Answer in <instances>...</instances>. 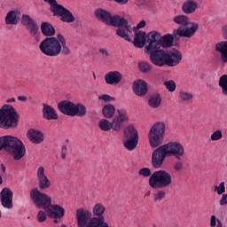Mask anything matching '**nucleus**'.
I'll return each mask as SVG.
<instances>
[{"instance_id":"1","label":"nucleus","mask_w":227,"mask_h":227,"mask_svg":"<svg viewBox=\"0 0 227 227\" xmlns=\"http://www.w3.org/2000/svg\"><path fill=\"white\" fill-rule=\"evenodd\" d=\"M166 135V123L155 122L149 129L148 139L151 148H156L151 157V165L153 169H160L167 157H174V170L178 172L184 169L182 158L185 155V147L180 142H168L160 145Z\"/></svg>"},{"instance_id":"2","label":"nucleus","mask_w":227,"mask_h":227,"mask_svg":"<svg viewBox=\"0 0 227 227\" xmlns=\"http://www.w3.org/2000/svg\"><path fill=\"white\" fill-rule=\"evenodd\" d=\"M175 38L171 34L160 35V32L153 30L147 34V45L145 46V54L149 55L150 62L162 68V67H178L182 63V51L173 47Z\"/></svg>"},{"instance_id":"3","label":"nucleus","mask_w":227,"mask_h":227,"mask_svg":"<svg viewBox=\"0 0 227 227\" xmlns=\"http://www.w3.org/2000/svg\"><path fill=\"white\" fill-rule=\"evenodd\" d=\"M94 17L105 26H113L118 27L116 29L117 36L123 38L126 42H132L129 33H132V27L129 24V20L118 14L113 15L111 12L104 8H97L94 11Z\"/></svg>"},{"instance_id":"4","label":"nucleus","mask_w":227,"mask_h":227,"mask_svg":"<svg viewBox=\"0 0 227 227\" xmlns=\"http://www.w3.org/2000/svg\"><path fill=\"white\" fill-rule=\"evenodd\" d=\"M106 213V206L97 203L91 211L80 207L76 209V224L77 227H109V223L106 222L104 214Z\"/></svg>"},{"instance_id":"5","label":"nucleus","mask_w":227,"mask_h":227,"mask_svg":"<svg viewBox=\"0 0 227 227\" xmlns=\"http://www.w3.org/2000/svg\"><path fill=\"white\" fill-rule=\"evenodd\" d=\"M39 49L43 54L50 58H56L59 54L70 56L72 51L67 46V39L65 36L59 33L56 37L44 38L39 44Z\"/></svg>"},{"instance_id":"6","label":"nucleus","mask_w":227,"mask_h":227,"mask_svg":"<svg viewBox=\"0 0 227 227\" xmlns=\"http://www.w3.org/2000/svg\"><path fill=\"white\" fill-rule=\"evenodd\" d=\"M191 19L185 15H177L173 19V22L179 26L177 29L173 31L172 36L173 38H192L194 35H196V31L200 29V24L198 22H191Z\"/></svg>"},{"instance_id":"7","label":"nucleus","mask_w":227,"mask_h":227,"mask_svg":"<svg viewBox=\"0 0 227 227\" xmlns=\"http://www.w3.org/2000/svg\"><path fill=\"white\" fill-rule=\"evenodd\" d=\"M20 120V114L13 106L5 104L0 108V129L3 130H15Z\"/></svg>"},{"instance_id":"8","label":"nucleus","mask_w":227,"mask_h":227,"mask_svg":"<svg viewBox=\"0 0 227 227\" xmlns=\"http://www.w3.org/2000/svg\"><path fill=\"white\" fill-rule=\"evenodd\" d=\"M57 107L59 111L65 114L66 116H77L78 118H84L86 116L88 110L86 106L81 103H74L70 100H62L58 103Z\"/></svg>"},{"instance_id":"9","label":"nucleus","mask_w":227,"mask_h":227,"mask_svg":"<svg viewBox=\"0 0 227 227\" xmlns=\"http://www.w3.org/2000/svg\"><path fill=\"white\" fill-rule=\"evenodd\" d=\"M172 184L173 177L167 170L154 171L149 177V185L152 189H168Z\"/></svg>"},{"instance_id":"10","label":"nucleus","mask_w":227,"mask_h":227,"mask_svg":"<svg viewBox=\"0 0 227 227\" xmlns=\"http://www.w3.org/2000/svg\"><path fill=\"white\" fill-rule=\"evenodd\" d=\"M30 200L37 208H43L45 212L52 204V198L47 193L40 192L38 188L30 190Z\"/></svg>"},{"instance_id":"11","label":"nucleus","mask_w":227,"mask_h":227,"mask_svg":"<svg viewBox=\"0 0 227 227\" xmlns=\"http://www.w3.org/2000/svg\"><path fill=\"white\" fill-rule=\"evenodd\" d=\"M52 13L53 17H59L61 22H67V24L75 22V16H74V13H72L70 10L67 9L62 4L57 5Z\"/></svg>"},{"instance_id":"12","label":"nucleus","mask_w":227,"mask_h":227,"mask_svg":"<svg viewBox=\"0 0 227 227\" xmlns=\"http://www.w3.org/2000/svg\"><path fill=\"white\" fill-rule=\"evenodd\" d=\"M21 24L26 27L27 31H28L30 36L33 38L38 35L40 27H38L36 20L31 18L28 14H23L21 16Z\"/></svg>"},{"instance_id":"13","label":"nucleus","mask_w":227,"mask_h":227,"mask_svg":"<svg viewBox=\"0 0 227 227\" xmlns=\"http://www.w3.org/2000/svg\"><path fill=\"white\" fill-rule=\"evenodd\" d=\"M20 139L17 137L6 135L0 137V152L1 150H5V152L11 151L13 147L19 145Z\"/></svg>"},{"instance_id":"14","label":"nucleus","mask_w":227,"mask_h":227,"mask_svg":"<svg viewBox=\"0 0 227 227\" xmlns=\"http://www.w3.org/2000/svg\"><path fill=\"white\" fill-rule=\"evenodd\" d=\"M0 201L4 208H13V192L8 187L4 188L0 192Z\"/></svg>"},{"instance_id":"15","label":"nucleus","mask_w":227,"mask_h":227,"mask_svg":"<svg viewBox=\"0 0 227 227\" xmlns=\"http://www.w3.org/2000/svg\"><path fill=\"white\" fill-rule=\"evenodd\" d=\"M37 179L40 191H47L51 188V180L45 176V168L39 167L37 168Z\"/></svg>"},{"instance_id":"16","label":"nucleus","mask_w":227,"mask_h":227,"mask_svg":"<svg viewBox=\"0 0 227 227\" xmlns=\"http://www.w3.org/2000/svg\"><path fill=\"white\" fill-rule=\"evenodd\" d=\"M46 213L50 219H63L65 217V207L58 204H51Z\"/></svg>"},{"instance_id":"17","label":"nucleus","mask_w":227,"mask_h":227,"mask_svg":"<svg viewBox=\"0 0 227 227\" xmlns=\"http://www.w3.org/2000/svg\"><path fill=\"white\" fill-rule=\"evenodd\" d=\"M118 115L114 118V129L115 132H120L121 130V123H125V121H129V115H127V110L125 109H118Z\"/></svg>"},{"instance_id":"18","label":"nucleus","mask_w":227,"mask_h":227,"mask_svg":"<svg viewBox=\"0 0 227 227\" xmlns=\"http://www.w3.org/2000/svg\"><path fill=\"white\" fill-rule=\"evenodd\" d=\"M132 89L137 97H145L148 93V83L144 80H137L134 82Z\"/></svg>"},{"instance_id":"19","label":"nucleus","mask_w":227,"mask_h":227,"mask_svg":"<svg viewBox=\"0 0 227 227\" xmlns=\"http://www.w3.org/2000/svg\"><path fill=\"white\" fill-rule=\"evenodd\" d=\"M8 153L13 157L14 160H20L26 155V145L20 140Z\"/></svg>"},{"instance_id":"20","label":"nucleus","mask_w":227,"mask_h":227,"mask_svg":"<svg viewBox=\"0 0 227 227\" xmlns=\"http://www.w3.org/2000/svg\"><path fill=\"white\" fill-rule=\"evenodd\" d=\"M27 139L34 145H41L43 143V133L39 129H30L27 132Z\"/></svg>"},{"instance_id":"21","label":"nucleus","mask_w":227,"mask_h":227,"mask_svg":"<svg viewBox=\"0 0 227 227\" xmlns=\"http://www.w3.org/2000/svg\"><path fill=\"white\" fill-rule=\"evenodd\" d=\"M43 118L44 120H59V116L58 115V113L56 112V109H54V107H52L51 105L43 104Z\"/></svg>"},{"instance_id":"22","label":"nucleus","mask_w":227,"mask_h":227,"mask_svg":"<svg viewBox=\"0 0 227 227\" xmlns=\"http://www.w3.org/2000/svg\"><path fill=\"white\" fill-rule=\"evenodd\" d=\"M146 42H148V35H146V32H135V36L133 40L134 47H137V49H143V47L146 45Z\"/></svg>"},{"instance_id":"23","label":"nucleus","mask_w":227,"mask_h":227,"mask_svg":"<svg viewBox=\"0 0 227 227\" xmlns=\"http://www.w3.org/2000/svg\"><path fill=\"white\" fill-rule=\"evenodd\" d=\"M122 77L123 76L121 75V73L119 71H110L105 74V81L106 84H120V82H121Z\"/></svg>"},{"instance_id":"24","label":"nucleus","mask_w":227,"mask_h":227,"mask_svg":"<svg viewBox=\"0 0 227 227\" xmlns=\"http://www.w3.org/2000/svg\"><path fill=\"white\" fill-rule=\"evenodd\" d=\"M198 10V2L194 0H186L183 3L182 12L184 15H191Z\"/></svg>"},{"instance_id":"25","label":"nucleus","mask_w":227,"mask_h":227,"mask_svg":"<svg viewBox=\"0 0 227 227\" xmlns=\"http://www.w3.org/2000/svg\"><path fill=\"white\" fill-rule=\"evenodd\" d=\"M41 32L46 38H56V36H54L56 35V28L49 22L45 21L41 24Z\"/></svg>"},{"instance_id":"26","label":"nucleus","mask_w":227,"mask_h":227,"mask_svg":"<svg viewBox=\"0 0 227 227\" xmlns=\"http://www.w3.org/2000/svg\"><path fill=\"white\" fill-rule=\"evenodd\" d=\"M147 104L151 109H159L160 104H162V98L159 92H154L149 97Z\"/></svg>"},{"instance_id":"27","label":"nucleus","mask_w":227,"mask_h":227,"mask_svg":"<svg viewBox=\"0 0 227 227\" xmlns=\"http://www.w3.org/2000/svg\"><path fill=\"white\" fill-rule=\"evenodd\" d=\"M215 51L220 52L223 63H227V41H221L215 46Z\"/></svg>"},{"instance_id":"28","label":"nucleus","mask_w":227,"mask_h":227,"mask_svg":"<svg viewBox=\"0 0 227 227\" xmlns=\"http://www.w3.org/2000/svg\"><path fill=\"white\" fill-rule=\"evenodd\" d=\"M124 139H139V133L134 125H129L124 129L123 131Z\"/></svg>"},{"instance_id":"29","label":"nucleus","mask_w":227,"mask_h":227,"mask_svg":"<svg viewBox=\"0 0 227 227\" xmlns=\"http://www.w3.org/2000/svg\"><path fill=\"white\" fill-rule=\"evenodd\" d=\"M98 125L103 132H108L111 129L116 132L114 129V119H113V121H109V120L103 118L98 121Z\"/></svg>"},{"instance_id":"30","label":"nucleus","mask_w":227,"mask_h":227,"mask_svg":"<svg viewBox=\"0 0 227 227\" xmlns=\"http://www.w3.org/2000/svg\"><path fill=\"white\" fill-rule=\"evenodd\" d=\"M122 143L126 150H128L129 152H132V150H136V148L137 147L139 138H123Z\"/></svg>"},{"instance_id":"31","label":"nucleus","mask_w":227,"mask_h":227,"mask_svg":"<svg viewBox=\"0 0 227 227\" xmlns=\"http://www.w3.org/2000/svg\"><path fill=\"white\" fill-rule=\"evenodd\" d=\"M116 107L114 105L107 104L102 108V114L104 118L111 119L114 117Z\"/></svg>"},{"instance_id":"32","label":"nucleus","mask_w":227,"mask_h":227,"mask_svg":"<svg viewBox=\"0 0 227 227\" xmlns=\"http://www.w3.org/2000/svg\"><path fill=\"white\" fill-rule=\"evenodd\" d=\"M5 24L7 26H17L19 20L17 19V11H10L5 17Z\"/></svg>"},{"instance_id":"33","label":"nucleus","mask_w":227,"mask_h":227,"mask_svg":"<svg viewBox=\"0 0 227 227\" xmlns=\"http://www.w3.org/2000/svg\"><path fill=\"white\" fill-rule=\"evenodd\" d=\"M153 69V66L146 61L138 62V70L142 72V74H150V72Z\"/></svg>"},{"instance_id":"34","label":"nucleus","mask_w":227,"mask_h":227,"mask_svg":"<svg viewBox=\"0 0 227 227\" xmlns=\"http://www.w3.org/2000/svg\"><path fill=\"white\" fill-rule=\"evenodd\" d=\"M179 98L183 102H189L190 100H192L194 98V96L191 92L181 90L179 92Z\"/></svg>"},{"instance_id":"35","label":"nucleus","mask_w":227,"mask_h":227,"mask_svg":"<svg viewBox=\"0 0 227 227\" xmlns=\"http://www.w3.org/2000/svg\"><path fill=\"white\" fill-rule=\"evenodd\" d=\"M138 176H143V178H148L152 176V170L150 168H143L138 171Z\"/></svg>"},{"instance_id":"36","label":"nucleus","mask_w":227,"mask_h":227,"mask_svg":"<svg viewBox=\"0 0 227 227\" xmlns=\"http://www.w3.org/2000/svg\"><path fill=\"white\" fill-rule=\"evenodd\" d=\"M214 192L218 194V196H221V194H224L226 192V186H224V182H221L218 186H215Z\"/></svg>"},{"instance_id":"37","label":"nucleus","mask_w":227,"mask_h":227,"mask_svg":"<svg viewBox=\"0 0 227 227\" xmlns=\"http://www.w3.org/2000/svg\"><path fill=\"white\" fill-rule=\"evenodd\" d=\"M164 86H166L167 90L170 92L175 91L176 90V83L175 81L170 80L163 82Z\"/></svg>"},{"instance_id":"38","label":"nucleus","mask_w":227,"mask_h":227,"mask_svg":"<svg viewBox=\"0 0 227 227\" xmlns=\"http://www.w3.org/2000/svg\"><path fill=\"white\" fill-rule=\"evenodd\" d=\"M154 201H162L164 198H166V191L160 190L153 194Z\"/></svg>"},{"instance_id":"39","label":"nucleus","mask_w":227,"mask_h":227,"mask_svg":"<svg viewBox=\"0 0 227 227\" xmlns=\"http://www.w3.org/2000/svg\"><path fill=\"white\" fill-rule=\"evenodd\" d=\"M36 219L38 223H45V221H47V213L43 210L38 211Z\"/></svg>"},{"instance_id":"40","label":"nucleus","mask_w":227,"mask_h":227,"mask_svg":"<svg viewBox=\"0 0 227 227\" xmlns=\"http://www.w3.org/2000/svg\"><path fill=\"white\" fill-rule=\"evenodd\" d=\"M219 139H223V131L218 129L211 135V141H219Z\"/></svg>"},{"instance_id":"41","label":"nucleus","mask_w":227,"mask_h":227,"mask_svg":"<svg viewBox=\"0 0 227 227\" xmlns=\"http://www.w3.org/2000/svg\"><path fill=\"white\" fill-rule=\"evenodd\" d=\"M98 52L99 54H101L103 59H109V58L111 57V53H109V51H107V49L106 48H99Z\"/></svg>"},{"instance_id":"42","label":"nucleus","mask_w":227,"mask_h":227,"mask_svg":"<svg viewBox=\"0 0 227 227\" xmlns=\"http://www.w3.org/2000/svg\"><path fill=\"white\" fill-rule=\"evenodd\" d=\"M220 88H225L227 86V74H223L218 82Z\"/></svg>"},{"instance_id":"43","label":"nucleus","mask_w":227,"mask_h":227,"mask_svg":"<svg viewBox=\"0 0 227 227\" xmlns=\"http://www.w3.org/2000/svg\"><path fill=\"white\" fill-rule=\"evenodd\" d=\"M43 1L45 3H49V4L51 5V13L57 8V6H59V4H58V2L56 0H43Z\"/></svg>"},{"instance_id":"44","label":"nucleus","mask_w":227,"mask_h":227,"mask_svg":"<svg viewBox=\"0 0 227 227\" xmlns=\"http://www.w3.org/2000/svg\"><path fill=\"white\" fill-rule=\"evenodd\" d=\"M98 99L99 100H104L105 102H113V100H114V98L111 97V96H109L107 94H104L102 96H99Z\"/></svg>"},{"instance_id":"45","label":"nucleus","mask_w":227,"mask_h":227,"mask_svg":"<svg viewBox=\"0 0 227 227\" xmlns=\"http://www.w3.org/2000/svg\"><path fill=\"white\" fill-rule=\"evenodd\" d=\"M219 204L222 207H224V205H227V194L226 193H222V197L219 200Z\"/></svg>"},{"instance_id":"46","label":"nucleus","mask_w":227,"mask_h":227,"mask_svg":"<svg viewBox=\"0 0 227 227\" xmlns=\"http://www.w3.org/2000/svg\"><path fill=\"white\" fill-rule=\"evenodd\" d=\"M222 36L224 40H227V24L222 27Z\"/></svg>"},{"instance_id":"47","label":"nucleus","mask_w":227,"mask_h":227,"mask_svg":"<svg viewBox=\"0 0 227 227\" xmlns=\"http://www.w3.org/2000/svg\"><path fill=\"white\" fill-rule=\"evenodd\" d=\"M216 224H217V221H216L215 215H211V221H210V226L211 227H215Z\"/></svg>"},{"instance_id":"48","label":"nucleus","mask_w":227,"mask_h":227,"mask_svg":"<svg viewBox=\"0 0 227 227\" xmlns=\"http://www.w3.org/2000/svg\"><path fill=\"white\" fill-rule=\"evenodd\" d=\"M146 26V21L141 20L137 25V29H141Z\"/></svg>"},{"instance_id":"49","label":"nucleus","mask_w":227,"mask_h":227,"mask_svg":"<svg viewBox=\"0 0 227 227\" xmlns=\"http://www.w3.org/2000/svg\"><path fill=\"white\" fill-rule=\"evenodd\" d=\"M1 169H2V173H4V175H3V177L4 178V180H6V177H4V176H6V166H4V164H1Z\"/></svg>"},{"instance_id":"50","label":"nucleus","mask_w":227,"mask_h":227,"mask_svg":"<svg viewBox=\"0 0 227 227\" xmlns=\"http://www.w3.org/2000/svg\"><path fill=\"white\" fill-rule=\"evenodd\" d=\"M114 3H117V4H127L129 3V0H114Z\"/></svg>"},{"instance_id":"51","label":"nucleus","mask_w":227,"mask_h":227,"mask_svg":"<svg viewBox=\"0 0 227 227\" xmlns=\"http://www.w3.org/2000/svg\"><path fill=\"white\" fill-rule=\"evenodd\" d=\"M18 100L20 102H26L27 100V97H26V96H19L18 97Z\"/></svg>"},{"instance_id":"52","label":"nucleus","mask_w":227,"mask_h":227,"mask_svg":"<svg viewBox=\"0 0 227 227\" xmlns=\"http://www.w3.org/2000/svg\"><path fill=\"white\" fill-rule=\"evenodd\" d=\"M222 93L223 95H224V97H227V86L222 88Z\"/></svg>"},{"instance_id":"53","label":"nucleus","mask_w":227,"mask_h":227,"mask_svg":"<svg viewBox=\"0 0 227 227\" xmlns=\"http://www.w3.org/2000/svg\"><path fill=\"white\" fill-rule=\"evenodd\" d=\"M61 218H53L54 224H58V223H61Z\"/></svg>"},{"instance_id":"54","label":"nucleus","mask_w":227,"mask_h":227,"mask_svg":"<svg viewBox=\"0 0 227 227\" xmlns=\"http://www.w3.org/2000/svg\"><path fill=\"white\" fill-rule=\"evenodd\" d=\"M61 153H67V145H62Z\"/></svg>"},{"instance_id":"55","label":"nucleus","mask_w":227,"mask_h":227,"mask_svg":"<svg viewBox=\"0 0 227 227\" xmlns=\"http://www.w3.org/2000/svg\"><path fill=\"white\" fill-rule=\"evenodd\" d=\"M12 102H15V98H12L6 100L7 104H12Z\"/></svg>"},{"instance_id":"56","label":"nucleus","mask_w":227,"mask_h":227,"mask_svg":"<svg viewBox=\"0 0 227 227\" xmlns=\"http://www.w3.org/2000/svg\"><path fill=\"white\" fill-rule=\"evenodd\" d=\"M61 159H63V160H65V159H67V153H61Z\"/></svg>"},{"instance_id":"57","label":"nucleus","mask_w":227,"mask_h":227,"mask_svg":"<svg viewBox=\"0 0 227 227\" xmlns=\"http://www.w3.org/2000/svg\"><path fill=\"white\" fill-rule=\"evenodd\" d=\"M217 227H223V223L219 220H217Z\"/></svg>"},{"instance_id":"58","label":"nucleus","mask_w":227,"mask_h":227,"mask_svg":"<svg viewBox=\"0 0 227 227\" xmlns=\"http://www.w3.org/2000/svg\"><path fill=\"white\" fill-rule=\"evenodd\" d=\"M0 185H3V176L0 175Z\"/></svg>"},{"instance_id":"59","label":"nucleus","mask_w":227,"mask_h":227,"mask_svg":"<svg viewBox=\"0 0 227 227\" xmlns=\"http://www.w3.org/2000/svg\"><path fill=\"white\" fill-rule=\"evenodd\" d=\"M173 45H174L175 47H179L178 43H175Z\"/></svg>"},{"instance_id":"60","label":"nucleus","mask_w":227,"mask_h":227,"mask_svg":"<svg viewBox=\"0 0 227 227\" xmlns=\"http://www.w3.org/2000/svg\"><path fill=\"white\" fill-rule=\"evenodd\" d=\"M150 194H151V192L149 191V192H147L145 193V196H150Z\"/></svg>"},{"instance_id":"61","label":"nucleus","mask_w":227,"mask_h":227,"mask_svg":"<svg viewBox=\"0 0 227 227\" xmlns=\"http://www.w3.org/2000/svg\"><path fill=\"white\" fill-rule=\"evenodd\" d=\"M93 77H94V79H97V76L95 75V73L93 74Z\"/></svg>"}]
</instances>
